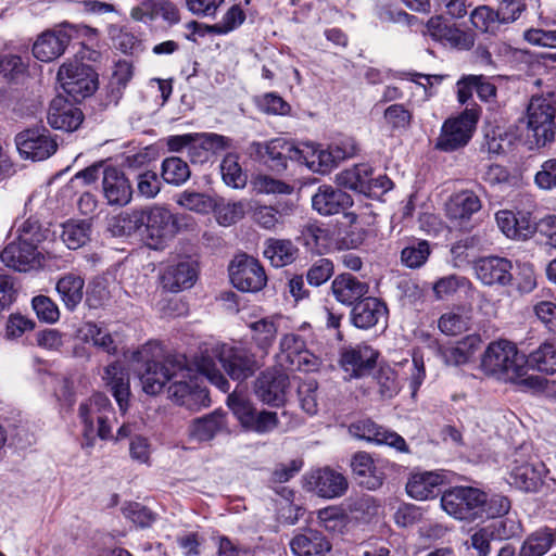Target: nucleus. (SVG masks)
Instances as JSON below:
<instances>
[{
	"mask_svg": "<svg viewBox=\"0 0 556 556\" xmlns=\"http://www.w3.org/2000/svg\"><path fill=\"white\" fill-rule=\"evenodd\" d=\"M216 361L233 380H245L260 367L255 356L247 348L217 343L201 349L193 359L197 371L223 392L230 388L228 380L219 370Z\"/></svg>",
	"mask_w": 556,
	"mask_h": 556,
	"instance_id": "1",
	"label": "nucleus"
},
{
	"mask_svg": "<svg viewBox=\"0 0 556 556\" xmlns=\"http://www.w3.org/2000/svg\"><path fill=\"white\" fill-rule=\"evenodd\" d=\"M481 368L488 375H504L509 380H520V384L536 389L541 388L542 379L538 376L525 377L527 357L519 353L517 346L507 340L491 342L481 358Z\"/></svg>",
	"mask_w": 556,
	"mask_h": 556,
	"instance_id": "2",
	"label": "nucleus"
},
{
	"mask_svg": "<svg viewBox=\"0 0 556 556\" xmlns=\"http://www.w3.org/2000/svg\"><path fill=\"white\" fill-rule=\"evenodd\" d=\"M45 239V230L37 220L27 219L18 230L17 240L9 243L0 254L2 263L17 271H29L42 266L43 256L37 244Z\"/></svg>",
	"mask_w": 556,
	"mask_h": 556,
	"instance_id": "3",
	"label": "nucleus"
},
{
	"mask_svg": "<svg viewBox=\"0 0 556 556\" xmlns=\"http://www.w3.org/2000/svg\"><path fill=\"white\" fill-rule=\"evenodd\" d=\"M78 414L84 426V438L87 446H92L97 437L102 440L113 438L112 422L115 417L108 396L102 393H94L80 403Z\"/></svg>",
	"mask_w": 556,
	"mask_h": 556,
	"instance_id": "4",
	"label": "nucleus"
},
{
	"mask_svg": "<svg viewBox=\"0 0 556 556\" xmlns=\"http://www.w3.org/2000/svg\"><path fill=\"white\" fill-rule=\"evenodd\" d=\"M79 33L88 36L97 35L93 28L63 23L37 36L31 48L33 55L40 62H52L64 54L73 36Z\"/></svg>",
	"mask_w": 556,
	"mask_h": 556,
	"instance_id": "5",
	"label": "nucleus"
},
{
	"mask_svg": "<svg viewBox=\"0 0 556 556\" xmlns=\"http://www.w3.org/2000/svg\"><path fill=\"white\" fill-rule=\"evenodd\" d=\"M556 115V94L533 96L528 105V128L533 132L538 144L545 146L554 140Z\"/></svg>",
	"mask_w": 556,
	"mask_h": 556,
	"instance_id": "6",
	"label": "nucleus"
},
{
	"mask_svg": "<svg viewBox=\"0 0 556 556\" xmlns=\"http://www.w3.org/2000/svg\"><path fill=\"white\" fill-rule=\"evenodd\" d=\"M190 367L186 366L182 355L167 357L163 363L147 361L144 370L140 372L142 389L147 394L160 393L167 382L178 377H189Z\"/></svg>",
	"mask_w": 556,
	"mask_h": 556,
	"instance_id": "7",
	"label": "nucleus"
},
{
	"mask_svg": "<svg viewBox=\"0 0 556 556\" xmlns=\"http://www.w3.org/2000/svg\"><path fill=\"white\" fill-rule=\"evenodd\" d=\"M484 492L471 486H456L445 491L441 497L442 508L459 520L480 519Z\"/></svg>",
	"mask_w": 556,
	"mask_h": 556,
	"instance_id": "8",
	"label": "nucleus"
},
{
	"mask_svg": "<svg viewBox=\"0 0 556 556\" xmlns=\"http://www.w3.org/2000/svg\"><path fill=\"white\" fill-rule=\"evenodd\" d=\"M58 79L65 92L74 99L92 94L98 84L96 72L78 60L62 64L58 72Z\"/></svg>",
	"mask_w": 556,
	"mask_h": 556,
	"instance_id": "9",
	"label": "nucleus"
},
{
	"mask_svg": "<svg viewBox=\"0 0 556 556\" xmlns=\"http://www.w3.org/2000/svg\"><path fill=\"white\" fill-rule=\"evenodd\" d=\"M478 122V111L465 110L460 115L444 122L437 148L442 151H454L470 140Z\"/></svg>",
	"mask_w": 556,
	"mask_h": 556,
	"instance_id": "10",
	"label": "nucleus"
},
{
	"mask_svg": "<svg viewBox=\"0 0 556 556\" xmlns=\"http://www.w3.org/2000/svg\"><path fill=\"white\" fill-rule=\"evenodd\" d=\"M16 149L24 160L43 161L55 153L58 143L45 127L25 129L15 136Z\"/></svg>",
	"mask_w": 556,
	"mask_h": 556,
	"instance_id": "11",
	"label": "nucleus"
},
{
	"mask_svg": "<svg viewBox=\"0 0 556 556\" xmlns=\"http://www.w3.org/2000/svg\"><path fill=\"white\" fill-rule=\"evenodd\" d=\"M229 277L233 287L243 292H257L267 282V276L260 262L245 254L236 256L230 263Z\"/></svg>",
	"mask_w": 556,
	"mask_h": 556,
	"instance_id": "12",
	"label": "nucleus"
},
{
	"mask_svg": "<svg viewBox=\"0 0 556 556\" xmlns=\"http://www.w3.org/2000/svg\"><path fill=\"white\" fill-rule=\"evenodd\" d=\"M305 486L319 497L332 500L346 493L349 481L343 473L330 467H324L306 475Z\"/></svg>",
	"mask_w": 556,
	"mask_h": 556,
	"instance_id": "13",
	"label": "nucleus"
},
{
	"mask_svg": "<svg viewBox=\"0 0 556 556\" xmlns=\"http://www.w3.org/2000/svg\"><path fill=\"white\" fill-rule=\"evenodd\" d=\"M294 144L282 138H276L268 142H252L249 153L252 157L264 163L275 172L287 168L288 160L293 161Z\"/></svg>",
	"mask_w": 556,
	"mask_h": 556,
	"instance_id": "14",
	"label": "nucleus"
},
{
	"mask_svg": "<svg viewBox=\"0 0 556 556\" xmlns=\"http://www.w3.org/2000/svg\"><path fill=\"white\" fill-rule=\"evenodd\" d=\"M378 352L370 345L361 343L345 348L340 357V365L346 379H357L367 375L376 365Z\"/></svg>",
	"mask_w": 556,
	"mask_h": 556,
	"instance_id": "15",
	"label": "nucleus"
},
{
	"mask_svg": "<svg viewBox=\"0 0 556 556\" xmlns=\"http://www.w3.org/2000/svg\"><path fill=\"white\" fill-rule=\"evenodd\" d=\"M350 433L362 440L381 445L394 447L399 452H407L405 440L394 431L388 430L370 419H362L352 424Z\"/></svg>",
	"mask_w": 556,
	"mask_h": 556,
	"instance_id": "16",
	"label": "nucleus"
},
{
	"mask_svg": "<svg viewBox=\"0 0 556 556\" xmlns=\"http://www.w3.org/2000/svg\"><path fill=\"white\" fill-rule=\"evenodd\" d=\"M477 279L485 286H508L513 280V264L498 256L481 257L473 263Z\"/></svg>",
	"mask_w": 556,
	"mask_h": 556,
	"instance_id": "17",
	"label": "nucleus"
},
{
	"mask_svg": "<svg viewBox=\"0 0 556 556\" xmlns=\"http://www.w3.org/2000/svg\"><path fill=\"white\" fill-rule=\"evenodd\" d=\"M143 227L148 237L154 240V245L170 239L177 231V223L175 216L161 206H153L143 210Z\"/></svg>",
	"mask_w": 556,
	"mask_h": 556,
	"instance_id": "18",
	"label": "nucleus"
},
{
	"mask_svg": "<svg viewBox=\"0 0 556 556\" xmlns=\"http://www.w3.org/2000/svg\"><path fill=\"white\" fill-rule=\"evenodd\" d=\"M102 191L111 205H126L132 195L129 180L122 170L113 166L102 170Z\"/></svg>",
	"mask_w": 556,
	"mask_h": 556,
	"instance_id": "19",
	"label": "nucleus"
},
{
	"mask_svg": "<svg viewBox=\"0 0 556 556\" xmlns=\"http://www.w3.org/2000/svg\"><path fill=\"white\" fill-rule=\"evenodd\" d=\"M288 386V377L285 374L280 371H265L256 380L255 393L262 402L279 406L285 403Z\"/></svg>",
	"mask_w": 556,
	"mask_h": 556,
	"instance_id": "20",
	"label": "nucleus"
},
{
	"mask_svg": "<svg viewBox=\"0 0 556 556\" xmlns=\"http://www.w3.org/2000/svg\"><path fill=\"white\" fill-rule=\"evenodd\" d=\"M481 206V200L473 191L463 190L450 197L445 203V215L455 225L463 226Z\"/></svg>",
	"mask_w": 556,
	"mask_h": 556,
	"instance_id": "21",
	"label": "nucleus"
},
{
	"mask_svg": "<svg viewBox=\"0 0 556 556\" xmlns=\"http://www.w3.org/2000/svg\"><path fill=\"white\" fill-rule=\"evenodd\" d=\"M352 204L353 200L350 194L329 185L319 186L312 197L313 208L325 216L339 214Z\"/></svg>",
	"mask_w": 556,
	"mask_h": 556,
	"instance_id": "22",
	"label": "nucleus"
},
{
	"mask_svg": "<svg viewBox=\"0 0 556 556\" xmlns=\"http://www.w3.org/2000/svg\"><path fill=\"white\" fill-rule=\"evenodd\" d=\"M47 118L52 128L74 131L83 123L84 114L63 97H56L50 103Z\"/></svg>",
	"mask_w": 556,
	"mask_h": 556,
	"instance_id": "23",
	"label": "nucleus"
},
{
	"mask_svg": "<svg viewBox=\"0 0 556 556\" xmlns=\"http://www.w3.org/2000/svg\"><path fill=\"white\" fill-rule=\"evenodd\" d=\"M198 278L197 262L185 258L177 264L170 265L162 275L163 288L170 292H179L191 288Z\"/></svg>",
	"mask_w": 556,
	"mask_h": 556,
	"instance_id": "24",
	"label": "nucleus"
},
{
	"mask_svg": "<svg viewBox=\"0 0 556 556\" xmlns=\"http://www.w3.org/2000/svg\"><path fill=\"white\" fill-rule=\"evenodd\" d=\"M289 546L294 556H328L331 551L329 540L314 529L294 534Z\"/></svg>",
	"mask_w": 556,
	"mask_h": 556,
	"instance_id": "25",
	"label": "nucleus"
},
{
	"mask_svg": "<svg viewBox=\"0 0 556 556\" xmlns=\"http://www.w3.org/2000/svg\"><path fill=\"white\" fill-rule=\"evenodd\" d=\"M168 387V396L177 404L193 409L198 404H204L207 393L201 389L192 380V369L190 368L189 377L172 379Z\"/></svg>",
	"mask_w": 556,
	"mask_h": 556,
	"instance_id": "26",
	"label": "nucleus"
},
{
	"mask_svg": "<svg viewBox=\"0 0 556 556\" xmlns=\"http://www.w3.org/2000/svg\"><path fill=\"white\" fill-rule=\"evenodd\" d=\"M351 468L359 485L375 491L383 484L384 473L376 466L370 454L356 453L351 459Z\"/></svg>",
	"mask_w": 556,
	"mask_h": 556,
	"instance_id": "27",
	"label": "nucleus"
},
{
	"mask_svg": "<svg viewBox=\"0 0 556 556\" xmlns=\"http://www.w3.org/2000/svg\"><path fill=\"white\" fill-rule=\"evenodd\" d=\"M328 149L313 142L294 144L293 161L303 163L314 173L326 174L332 168Z\"/></svg>",
	"mask_w": 556,
	"mask_h": 556,
	"instance_id": "28",
	"label": "nucleus"
},
{
	"mask_svg": "<svg viewBox=\"0 0 556 556\" xmlns=\"http://www.w3.org/2000/svg\"><path fill=\"white\" fill-rule=\"evenodd\" d=\"M295 208L294 203L285 202L277 205H256L252 212L253 220L263 229L277 231L285 227L286 218Z\"/></svg>",
	"mask_w": 556,
	"mask_h": 556,
	"instance_id": "29",
	"label": "nucleus"
},
{
	"mask_svg": "<svg viewBox=\"0 0 556 556\" xmlns=\"http://www.w3.org/2000/svg\"><path fill=\"white\" fill-rule=\"evenodd\" d=\"M481 343L480 336L469 334L455 344L440 348L439 355L445 365L462 366L473 357Z\"/></svg>",
	"mask_w": 556,
	"mask_h": 556,
	"instance_id": "30",
	"label": "nucleus"
},
{
	"mask_svg": "<svg viewBox=\"0 0 556 556\" xmlns=\"http://www.w3.org/2000/svg\"><path fill=\"white\" fill-rule=\"evenodd\" d=\"M102 379L110 388L112 395L117 402L119 409L125 412L128 407L130 395L129 376L118 362H114L104 368Z\"/></svg>",
	"mask_w": 556,
	"mask_h": 556,
	"instance_id": "31",
	"label": "nucleus"
},
{
	"mask_svg": "<svg viewBox=\"0 0 556 556\" xmlns=\"http://www.w3.org/2000/svg\"><path fill=\"white\" fill-rule=\"evenodd\" d=\"M387 312V306L382 302L369 296L354 305L351 312V320L359 329H369L384 318Z\"/></svg>",
	"mask_w": 556,
	"mask_h": 556,
	"instance_id": "32",
	"label": "nucleus"
},
{
	"mask_svg": "<svg viewBox=\"0 0 556 556\" xmlns=\"http://www.w3.org/2000/svg\"><path fill=\"white\" fill-rule=\"evenodd\" d=\"M556 544V529L541 527L522 541L518 556H544Z\"/></svg>",
	"mask_w": 556,
	"mask_h": 556,
	"instance_id": "33",
	"label": "nucleus"
},
{
	"mask_svg": "<svg viewBox=\"0 0 556 556\" xmlns=\"http://www.w3.org/2000/svg\"><path fill=\"white\" fill-rule=\"evenodd\" d=\"M331 290L339 302L351 305L368 292V286L350 274H341L332 281Z\"/></svg>",
	"mask_w": 556,
	"mask_h": 556,
	"instance_id": "34",
	"label": "nucleus"
},
{
	"mask_svg": "<svg viewBox=\"0 0 556 556\" xmlns=\"http://www.w3.org/2000/svg\"><path fill=\"white\" fill-rule=\"evenodd\" d=\"M372 168L367 164H358L336 175L338 186L361 193L371 192Z\"/></svg>",
	"mask_w": 556,
	"mask_h": 556,
	"instance_id": "35",
	"label": "nucleus"
},
{
	"mask_svg": "<svg viewBox=\"0 0 556 556\" xmlns=\"http://www.w3.org/2000/svg\"><path fill=\"white\" fill-rule=\"evenodd\" d=\"M85 280L81 276L68 273L62 276L55 285L56 292L64 306L73 312L84 298Z\"/></svg>",
	"mask_w": 556,
	"mask_h": 556,
	"instance_id": "36",
	"label": "nucleus"
},
{
	"mask_svg": "<svg viewBox=\"0 0 556 556\" xmlns=\"http://www.w3.org/2000/svg\"><path fill=\"white\" fill-rule=\"evenodd\" d=\"M299 249L289 239H268L265 242L264 256L277 268L293 263Z\"/></svg>",
	"mask_w": 556,
	"mask_h": 556,
	"instance_id": "37",
	"label": "nucleus"
},
{
	"mask_svg": "<svg viewBox=\"0 0 556 556\" xmlns=\"http://www.w3.org/2000/svg\"><path fill=\"white\" fill-rule=\"evenodd\" d=\"M143 210L122 212L109 219L108 230L114 237L131 236L143 228Z\"/></svg>",
	"mask_w": 556,
	"mask_h": 556,
	"instance_id": "38",
	"label": "nucleus"
},
{
	"mask_svg": "<svg viewBox=\"0 0 556 556\" xmlns=\"http://www.w3.org/2000/svg\"><path fill=\"white\" fill-rule=\"evenodd\" d=\"M442 483V477L439 473L426 471L414 473L407 484L408 495L418 501H424L433 495L434 489Z\"/></svg>",
	"mask_w": 556,
	"mask_h": 556,
	"instance_id": "39",
	"label": "nucleus"
},
{
	"mask_svg": "<svg viewBox=\"0 0 556 556\" xmlns=\"http://www.w3.org/2000/svg\"><path fill=\"white\" fill-rule=\"evenodd\" d=\"M225 425V415L216 410L193 420L190 426V435L200 442L210 441L224 429Z\"/></svg>",
	"mask_w": 556,
	"mask_h": 556,
	"instance_id": "40",
	"label": "nucleus"
},
{
	"mask_svg": "<svg viewBox=\"0 0 556 556\" xmlns=\"http://www.w3.org/2000/svg\"><path fill=\"white\" fill-rule=\"evenodd\" d=\"M78 334L81 340L91 342L108 354H115L117 352V345L111 333L92 321L84 323L78 329Z\"/></svg>",
	"mask_w": 556,
	"mask_h": 556,
	"instance_id": "41",
	"label": "nucleus"
},
{
	"mask_svg": "<svg viewBox=\"0 0 556 556\" xmlns=\"http://www.w3.org/2000/svg\"><path fill=\"white\" fill-rule=\"evenodd\" d=\"M534 369L545 372H556V342L545 341L536 350H534L527 358Z\"/></svg>",
	"mask_w": 556,
	"mask_h": 556,
	"instance_id": "42",
	"label": "nucleus"
},
{
	"mask_svg": "<svg viewBox=\"0 0 556 556\" xmlns=\"http://www.w3.org/2000/svg\"><path fill=\"white\" fill-rule=\"evenodd\" d=\"M255 345L267 354L277 337V325L271 318H262L249 325Z\"/></svg>",
	"mask_w": 556,
	"mask_h": 556,
	"instance_id": "43",
	"label": "nucleus"
},
{
	"mask_svg": "<svg viewBox=\"0 0 556 556\" xmlns=\"http://www.w3.org/2000/svg\"><path fill=\"white\" fill-rule=\"evenodd\" d=\"M90 236V224L86 220H70L62 226L61 238L70 250L83 247Z\"/></svg>",
	"mask_w": 556,
	"mask_h": 556,
	"instance_id": "44",
	"label": "nucleus"
},
{
	"mask_svg": "<svg viewBox=\"0 0 556 556\" xmlns=\"http://www.w3.org/2000/svg\"><path fill=\"white\" fill-rule=\"evenodd\" d=\"M433 293L437 300H444L453 295L458 290H464L466 292L475 293L476 290L472 287V283L466 277L450 275L443 278H440L433 285Z\"/></svg>",
	"mask_w": 556,
	"mask_h": 556,
	"instance_id": "45",
	"label": "nucleus"
},
{
	"mask_svg": "<svg viewBox=\"0 0 556 556\" xmlns=\"http://www.w3.org/2000/svg\"><path fill=\"white\" fill-rule=\"evenodd\" d=\"M162 178L165 182L174 186L185 184L191 175L189 165L180 157H166L162 162Z\"/></svg>",
	"mask_w": 556,
	"mask_h": 556,
	"instance_id": "46",
	"label": "nucleus"
},
{
	"mask_svg": "<svg viewBox=\"0 0 556 556\" xmlns=\"http://www.w3.org/2000/svg\"><path fill=\"white\" fill-rule=\"evenodd\" d=\"M541 481V473L530 464L516 466L510 472V483L516 488L530 492L534 491Z\"/></svg>",
	"mask_w": 556,
	"mask_h": 556,
	"instance_id": "47",
	"label": "nucleus"
},
{
	"mask_svg": "<svg viewBox=\"0 0 556 556\" xmlns=\"http://www.w3.org/2000/svg\"><path fill=\"white\" fill-rule=\"evenodd\" d=\"M176 203L186 210L200 214H207L215 205L210 195L191 190H185L179 193L176 198Z\"/></svg>",
	"mask_w": 556,
	"mask_h": 556,
	"instance_id": "48",
	"label": "nucleus"
},
{
	"mask_svg": "<svg viewBox=\"0 0 556 556\" xmlns=\"http://www.w3.org/2000/svg\"><path fill=\"white\" fill-rule=\"evenodd\" d=\"M220 173L227 186L240 189L247 185V175L242 172L236 155L228 154L225 156L220 164Z\"/></svg>",
	"mask_w": 556,
	"mask_h": 556,
	"instance_id": "49",
	"label": "nucleus"
},
{
	"mask_svg": "<svg viewBox=\"0 0 556 556\" xmlns=\"http://www.w3.org/2000/svg\"><path fill=\"white\" fill-rule=\"evenodd\" d=\"M305 341L295 333H287L282 336L279 342V359L282 366L288 367L292 361L304 350Z\"/></svg>",
	"mask_w": 556,
	"mask_h": 556,
	"instance_id": "50",
	"label": "nucleus"
},
{
	"mask_svg": "<svg viewBox=\"0 0 556 556\" xmlns=\"http://www.w3.org/2000/svg\"><path fill=\"white\" fill-rule=\"evenodd\" d=\"M197 141L201 142V155L199 159H195L192 155L193 163L206 161L208 159L210 151L216 153L230 147L229 138L213 132L198 135Z\"/></svg>",
	"mask_w": 556,
	"mask_h": 556,
	"instance_id": "51",
	"label": "nucleus"
},
{
	"mask_svg": "<svg viewBox=\"0 0 556 556\" xmlns=\"http://www.w3.org/2000/svg\"><path fill=\"white\" fill-rule=\"evenodd\" d=\"M438 326L446 336H457L469 329L470 318L456 312H447L440 317Z\"/></svg>",
	"mask_w": 556,
	"mask_h": 556,
	"instance_id": "52",
	"label": "nucleus"
},
{
	"mask_svg": "<svg viewBox=\"0 0 556 556\" xmlns=\"http://www.w3.org/2000/svg\"><path fill=\"white\" fill-rule=\"evenodd\" d=\"M317 382L314 379H307L299 384L298 394L301 408L309 416L318 412L317 403Z\"/></svg>",
	"mask_w": 556,
	"mask_h": 556,
	"instance_id": "53",
	"label": "nucleus"
},
{
	"mask_svg": "<svg viewBox=\"0 0 556 556\" xmlns=\"http://www.w3.org/2000/svg\"><path fill=\"white\" fill-rule=\"evenodd\" d=\"M334 273V266L329 258H318L306 273V280L313 287H319L327 282Z\"/></svg>",
	"mask_w": 556,
	"mask_h": 556,
	"instance_id": "54",
	"label": "nucleus"
},
{
	"mask_svg": "<svg viewBox=\"0 0 556 556\" xmlns=\"http://www.w3.org/2000/svg\"><path fill=\"white\" fill-rule=\"evenodd\" d=\"M430 254L427 241H419L417 244L406 247L402 250L401 261L409 268H418L422 266Z\"/></svg>",
	"mask_w": 556,
	"mask_h": 556,
	"instance_id": "55",
	"label": "nucleus"
},
{
	"mask_svg": "<svg viewBox=\"0 0 556 556\" xmlns=\"http://www.w3.org/2000/svg\"><path fill=\"white\" fill-rule=\"evenodd\" d=\"M379 392L383 397L391 399L397 394L401 389L396 371L390 366L380 367L377 376Z\"/></svg>",
	"mask_w": 556,
	"mask_h": 556,
	"instance_id": "56",
	"label": "nucleus"
},
{
	"mask_svg": "<svg viewBox=\"0 0 556 556\" xmlns=\"http://www.w3.org/2000/svg\"><path fill=\"white\" fill-rule=\"evenodd\" d=\"M227 404L244 428H248L256 413L252 404L243 396L232 393L228 396Z\"/></svg>",
	"mask_w": 556,
	"mask_h": 556,
	"instance_id": "57",
	"label": "nucleus"
},
{
	"mask_svg": "<svg viewBox=\"0 0 556 556\" xmlns=\"http://www.w3.org/2000/svg\"><path fill=\"white\" fill-rule=\"evenodd\" d=\"M252 184L257 193L290 194L293 191L290 185L267 175H257Z\"/></svg>",
	"mask_w": 556,
	"mask_h": 556,
	"instance_id": "58",
	"label": "nucleus"
},
{
	"mask_svg": "<svg viewBox=\"0 0 556 556\" xmlns=\"http://www.w3.org/2000/svg\"><path fill=\"white\" fill-rule=\"evenodd\" d=\"M37 317L48 324H54L60 318L58 305L46 295H37L31 301Z\"/></svg>",
	"mask_w": 556,
	"mask_h": 556,
	"instance_id": "59",
	"label": "nucleus"
},
{
	"mask_svg": "<svg viewBox=\"0 0 556 556\" xmlns=\"http://www.w3.org/2000/svg\"><path fill=\"white\" fill-rule=\"evenodd\" d=\"M301 238L305 247L320 252L327 243L328 231L317 224H307L301 232Z\"/></svg>",
	"mask_w": 556,
	"mask_h": 556,
	"instance_id": "60",
	"label": "nucleus"
},
{
	"mask_svg": "<svg viewBox=\"0 0 556 556\" xmlns=\"http://www.w3.org/2000/svg\"><path fill=\"white\" fill-rule=\"evenodd\" d=\"M412 113L403 104H392L384 111V119L393 129H407L412 122Z\"/></svg>",
	"mask_w": 556,
	"mask_h": 556,
	"instance_id": "61",
	"label": "nucleus"
},
{
	"mask_svg": "<svg viewBox=\"0 0 556 556\" xmlns=\"http://www.w3.org/2000/svg\"><path fill=\"white\" fill-rule=\"evenodd\" d=\"M533 313L540 323L556 334V304L551 301H539L533 305Z\"/></svg>",
	"mask_w": 556,
	"mask_h": 556,
	"instance_id": "62",
	"label": "nucleus"
},
{
	"mask_svg": "<svg viewBox=\"0 0 556 556\" xmlns=\"http://www.w3.org/2000/svg\"><path fill=\"white\" fill-rule=\"evenodd\" d=\"M523 39L532 46L556 49V29L529 28Z\"/></svg>",
	"mask_w": 556,
	"mask_h": 556,
	"instance_id": "63",
	"label": "nucleus"
},
{
	"mask_svg": "<svg viewBox=\"0 0 556 556\" xmlns=\"http://www.w3.org/2000/svg\"><path fill=\"white\" fill-rule=\"evenodd\" d=\"M534 182L541 190H556V159L543 162L534 176Z\"/></svg>",
	"mask_w": 556,
	"mask_h": 556,
	"instance_id": "64",
	"label": "nucleus"
}]
</instances>
